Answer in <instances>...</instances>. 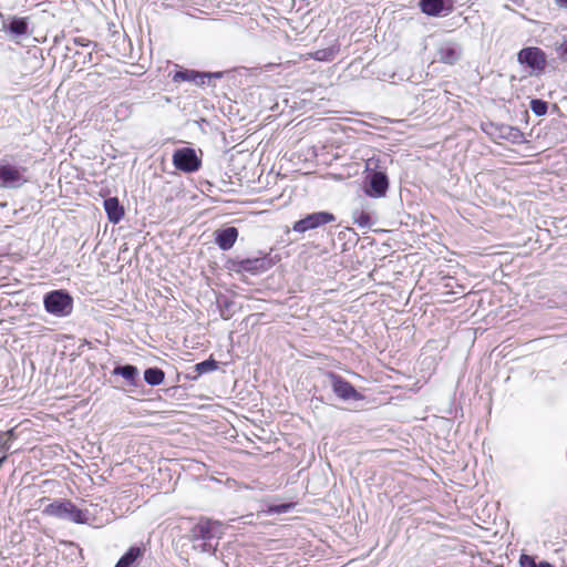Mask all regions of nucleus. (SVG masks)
<instances>
[{
    "mask_svg": "<svg viewBox=\"0 0 567 567\" xmlns=\"http://www.w3.org/2000/svg\"><path fill=\"white\" fill-rule=\"evenodd\" d=\"M43 514L75 524H85L89 520V512L80 509L69 499H58L48 504Z\"/></svg>",
    "mask_w": 567,
    "mask_h": 567,
    "instance_id": "f03ea898",
    "label": "nucleus"
},
{
    "mask_svg": "<svg viewBox=\"0 0 567 567\" xmlns=\"http://www.w3.org/2000/svg\"><path fill=\"white\" fill-rule=\"evenodd\" d=\"M112 373L124 378L130 385H137L138 382V369L132 364L116 365Z\"/></svg>",
    "mask_w": 567,
    "mask_h": 567,
    "instance_id": "a211bd4d",
    "label": "nucleus"
},
{
    "mask_svg": "<svg viewBox=\"0 0 567 567\" xmlns=\"http://www.w3.org/2000/svg\"><path fill=\"white\" fill-rule=\"evenodd\" d=\"M333 393L340 398L341 400H362L363 395L359 393L355 388L347 380H344L341 375L329 372L328 374Z\"/></svg>",
    "mask_w": 567,
    "mask_h": 567,
    "instance_id": "1a4fd4ad",
    "label": "nucleus"
},
{
    "mask_svg": "<svg viewBox=\"0 0 567 567\" xmlns=\"http://www.w3.org/2000/svg\"><path fill=\"white\" fill-rule=\"evenodd\" d=\"M145 548L140 546L130 547L126 553L118 559L115 567H137L138 560L143 558Z\"/></svg>",
    "mask_w": 567,
    "mask_h": 567,
    "instance_id": "2eb2a0df",
    "label": "nucleus"
},
{
    "mask_svg": "<svg viewBox=\"0 0 567 567\" xmlns=\"http://www.w3.org/2000/svg\"><path fill=\"white\" fill-rule=\"evenodd\" d=\"M555 52L557 54V58L564 62L567 63V38H564L561 42L555 43Z\"/></svg>",
    "mask_w": 567,
    "mask_h": 567,
    "instance_id": "a878e982",
    "label": "nucleus"
},
{
    "mask_svg": "<svg viewBox=\"0 0 567 567\" xmlns=\"http://www.w3.org/2000/svg\"><path fill=\"white\" fill-rule=\"evenodd\" d=\"M195 371L198 375H202L204 373L213 372L218 369V362L214 360L213 358H209L205 361H202L194 367Z\"/></svg>",
    "mask_w": 567,
    "mask_h": 567,
    "instance_id": "412c9836",
    "label": "nucleus"
},
{
    "mask_svg": "<svg viewBox=\"0 0 567 567\" xmlns=\"http://www.w3.org/2000/svg\"><path fill=\"white\" fill-rule=\"evenodd\" d=\"M520 64H526L529 69L543 72L546 68V54L537 47H527L522 49L517 54Z\"/></svg>",
    "mask_w": 567,
    "mask_h": 567,
    "instance_id": "6e6552de",
    "label": "nucleus"
},
{
    "mask_svg": "<svg viewBox=\"0 0 567 567\" xmlns=\"http://www.w3.org/2000/svg\"><path fill=\"white\" fill-rule=\"evenodd\" d=\"M43 306L49 313L55 317H68L73 310V298L65 290H52L44 295Z\"/></svg>",
    "mask_w": 567,
    "mask_h": 567,
    "instance_id": "39448f33",
    "label": "nucleus"
},
{
    "mask_svg": "<svg viewBox=\"0 0 567 567\" xmlns=\"http://www.w3.org/2000/svg\"><path fill=\"white\" fill-rule=\"evenodd\" d=\"M30 182L29 169L25 166L10 163L6 157L0 161V187L18 189Z\"/></svg>",
    "mask_w": 567,
    "mask_h": 567,
    "instance_id": "7ed1b4c3",
    "label": "nucleus"
},
{
    "mask_svg": "<svg viewBox=\"0 0 567 567\" xmlns=\"http://www.w3.org/2000/svg\"><path fill=\"white\" fill-rule=\"evenodd\" d=\"M293 507L292 503L272 504L265 511L267 514H284L288 513Z\"/></svg>",
    "mask_w": 567,
    "mask_h": 567,
    "instance_id": "393cba45",
    "label": "nucleus"
},
{
    "mask_svg": "<svg viewBox=\"0 0 567 567\" xmlns=\"http://www.w3.org/2000/svg\"><path fill=\"white\" fill-rule=\"evenodd\" d=\"M104 209L109 220L114 224L118 223L124 215V209L116 197L106 198L104 200Z\"/></svg>",
    "mask_w": 567,
    "mask_h": 567,
    "instance_id": "f3484780",
    "label": "nucleus"
},
{
    "mask_svg": "<svg viewBox=\"0 0 567 567\" xmlns=\"http://www.w3.org/2000/svg\"><path fill=\"white\" fill-rule=\"evenodd\" d=\"M210 75V79L212 78H215V79H219L221 78V73L220 72H215V73H208Z\"/></svg>",
    "mask_w": 567,
    "mask_h": 567,
    "instance_id": "2f4dec72",
    "label": "nucleus"
},
{
    "mask_svg": "<svg viewBox=\"0 0 567 567\" xmlns=\"http://www.w3.org/2000/svg\"><path fill=\"white\" fill-rule=\"evenodd\" d=\"M334 220L336 216L329 212H316L308 214L306 217L297 220L292 226V230L299 234H303L308 230L317 229Z\"/></svg>",
    "mask_w": 567,
    "mask_h": 567,
    "instance_id": "423d86ee",
    "label": "nucleus"
},
{
    "mask_svg": "<svg viewBox=\"0 0 567 567\" xmlns=\"http://www.w3.org/2000/svg\"><path fill=\"white\" fill-rule=\"evenodd\" d=\"M73 43L75 45H79V47H90L91 44H93L94 47H96V43H93L91 40L86 39V38H83V37H78V38H74L73 39Z\"/></svg>",
    "mask_w": 567,
    "mask_h": 567,
    "instance_id": "cd10ccee",
    "label": "nucleus"
},
{
    "mask_svg": "<svg viewBox=\"0 0 567 567\" xmlns=\"http://www.w3.org/2000/svg\"><path fill=\"white\" fill-rule=\"evenodd\" d=\"M236 271H245L251 275H258L268 270L271 266L267 257L246 258L234 262Z\"/></svg>",
    "mask_w": 567,
    "mask_h": 567,
    "instance_id": "9b49d317",
    "label": "nucleus"
},
{
    "mask_svg": "<svg viewBox=\"0 0 567 567\" xmlns=\"http://www.w3.org/2000/svg\"><path fill=\"white\" fill-rule=\"evenodd\" d=\"M355 223L360 227H370V225H371V217H370V215L368 213L361 212L359 214V216L357 217Z\"/></svg>",
    "mask_w": 567,
    "mask_h": 567,
    "instance_id": "bb28decb",
    "label": "nucleus"
},
{
    "mask_svg": "<svg viewBox=\"0 0 567 567\" xmlns=\"http://www.w3.org/2000/svg\"><path fill=\"white\" fill-rule=\"evenodd\" d=\"M224 534L223 525L218 520L202 517L189 530V540L193 548L199 553L215 554L219 539Z\"/></svg>",
    "mask_w": 567,
    "mask_h": 567,
    "instance_id": "f257e3e1",
    "label": "nucleus"
},
{
    "mask_svg": "<svg viewBox=\"0 0 567 567\" xmlns=\"http://www.w3.org/2000/svg\"><path fill=\"white\" fill-rule=\"evenodd\" d=\"M174 166L185 173H193L199 169L200 159L198 158L195 150L190 147H183L175 151L173 155Z\"/></svg>",
    "mask_w": 567,
    "mask_h": 567,
    "instance_id": "0eeeda50",
    "label": "nucleus"
},
{
    "mask_svg": "<svg viewBox=\"0 0 567 567\" xmlns=\"http://www.w3.org/2000/svg\"><path fill=\"white\" fill-rule=\"evenodd\" d=\"M237 238L238 229L234 226L215 231V243L224 251L231 249Z\"/></svg>",
    "mask_w": 567,
    "mask_h": 567,
    "instance_id": "4468645a",
    "label": "nucleus"
},
{
    "mask_svg": "<svg viewBox=\"0 0 567 567\" xmlns=\"http://www.w3.org/2000/svg\"><path fill=\"white\" fill-rule=\"evenodd\" d=\"M530 110L535 115L543 116L547 113L548 104L543 100L534 99L530 101Z\"/></svg>",
    "mask_w": 567,
    "mask_h": 567,
    "instance_id": "b1692460",
    "label": "nucleus"
},
{
    "mask_svg": "<svg viewBox=\"0 0 567 567\" xmlns=\"http://www.w3.org/2000/svg\"><path fill=\"white\" fill-rule=\"evenodd\" d=\"M498 130L501 137L509 140L513 143L518 142L523 136L522 132L513 126L502 125Z\"/></svg>",
    "mask_w": 567,
    "mask_h": 567,
    "instance_id": "aec40b11",
    "label": "nucleus"
},
{
    "mask_svg": "<svg viewBox=\"0 0 567 567\" xmlns=\"http://www.w3.org/2000/svg\"><path fill=\"white\" fill-rule=\"evenodd\" d=\"M367 171L371 173L365 177L364 192L368 196L380 198L385 196L389 189V178L384 172L377 171L379 168V159L369 158L365 164Z\"/></svg>",
    "mask_w": 567,
    "mask_h": 567,
    "instance_id": "20e7f679",
    "label": "nucleus"
},
{
    "mask_svg": "<svg viewBox=\"0 0 567 567\" xmlns=\"http://www.w3.org/2000/svg\"><path fill=\"white\" fill-rule=\"evenodd\" d=\"M419 8L429 17H442L453 11V2L451 0H420Z\"/></svg>",
    "mask_w": 567,
    "mask_h": 567,
    "instance_id": "9d476101",
    "label": "nucleus"
},
{
    "mask_svg": "<svg viewBox=\"0 0 567 567\" xmlns=\"http://www.w3.org/2000/svg\"><path fill=\"white\" fill-rule=\"evenodd\" d=\"M519 564L522 567H554L551 564L545 560L536 561L534 557L528 555H522Z\"/></svg>",
    "mask_w": 567,
    "mask_h": 567,
    "instance_id": "4be33fe9",
    "label": "nucleus"
},
{
    "mask_svg": "<svg viewBox=\"0 0 567 567\" xmlns=\"http://www.w3.org/2000/svg\"><path fill=\"white\" fill-rule=\"evenodd\" d=\"M83 62H84V63H86V62H92V52H89V53L84 56Z\"/></svg>",
    "mask_w": 567,
    "mask_h": 567,
    "instance_id": "c756f323",
    "label": "nucleus"
},
{
    "mask_svg": "<svg viewBox=\"0 0 567 567\" xmlns=\"http://www.w3.org/2000/svg\"><path fill=\"white\" fill-rule=\"evenodd\" d=\"M165 379V373L162 369L157 367L147 368L144 371V381L152 386H156L163 383Z\"/></svg>",
    "mask_w": 567,
    "mask_h": 567,
    "instance_id": "6ab92c4d",
    "label": "nucleus"
},
{
    "mask_svg": "<svg viewBox=\"0 0 567 567\" xmlns=\"http://www.w3.org/2000/svg\"><path fill=\"white\" fill-rule=\"evenodd\" d=\"M337 54V50L334 48H328L322 50H317L311 54V56L317 61H331Z\"/></svg>",
    "mask_w": 567,
    "mask_h": 567,
    "instance_id": "5701e85b",
    "label": "nucleus"
},
{
    "mask_svg": "<svg viewBox=\"0 0 567 567\" xmlns=\"http://www.w3.org/2000/svg\"><path fill=\"white\" fill-rule=\"evenodd\" d=\"M462 45L454 41L443 42L437 49L439 60L446 64H455L462 56Z\"/></svg>",
    "mask_w": 567,
    "mask_h": 567,
    "instance_id": "f8f14e48",
    "label": "nucleus"
},
{
    "mask_svg": "<svg viewBox=\"0 0 567 567\" xmlns=\"http://www.w3.org/2000/svg\"><path fill=\"white\" fill-rule=\"evenodd\" d=\"M556 4L560 8L567 9V0H556Z\"/></svg>",
    "mask_w": 567,
    "mask_h": 567,
    "instance_id": "c85d7f7f",
    "label": "nucleus"
},
{
    "mask_svg": "<svg viewBox=\"0 0 567 567\" xmlns=\"http://www.w3.org/2000/svg\"><path fill=\"white\" fill-rule=\"evenodd\" d=\"M172 79L175 83L194 82L196 85L202 86L207 83L206 80H210V75L208 72L184 69L175 72Z\"/></svg>",
    "mask_w": 567,
    "mask_h": 567,
    "instance_id": "ddd939ff",
    "label": "nucleus"
},
{
    "mask_svg": "<svg viewBox=\"0 0 567 567\" xmlns=\"http://www.w3.org/2000/svg\"><path fill=\"white\" fill-rule=\"evenodd\" d=\"M3 30L9 31L14 37L29 34L28 18L11 17L9 23L3 25Z\"/></svg>",
    "mask_w": 567,
    "mask_h": 567,
    "instance_id": "dca6fc26",
    "label": "nucleus"
},
{
    "mask_svg": "<svg viewBox=\"0 0 567 567\" xmlns=\"http://www.w3.org/2000/svg\"><path fill=\"white\" fill-rule=\"evenodd\" d=\"M1 453H2V456H0V467L3 465V463H4V462H6V460H7V455L4 454V453H6V451H4V452H1Z\"/></svg>",
    "mask_w": 567,
    "mask_h": 567,
    "instance_id": "7c9ffc66",
    "label": "nucleus"
}]
</instances>
